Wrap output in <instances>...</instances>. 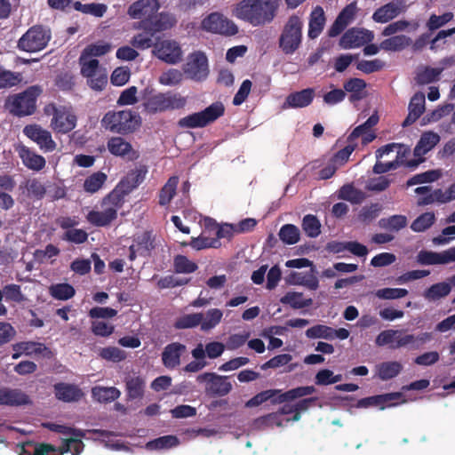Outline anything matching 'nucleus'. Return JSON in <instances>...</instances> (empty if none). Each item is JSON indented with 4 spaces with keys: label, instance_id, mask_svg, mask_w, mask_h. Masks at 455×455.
<instances>
[{
    "label": "nucleus",
    "instance_id": "53",
    "mask_svg": "<svg viewBox=\"0 0 455 455\" xmlns=\"http://www.w3.org/2000/svg\"><path fill=\"white\" fill-rule=\"evenodd\" d=\"M443 68L426 67L423 70L417 73L416 83L419 85L428 84L439 79Z\"/></svg>",
    "mask_w": 455,
    "mask_h": 455
},
{
    "label": "nucleus",
    "instance_id": "7",
    "mask_svg": "<svg viewBox=\"0 0 455 455\" xmlns=\"http://www.w3.org/2000/svg\"><path fill=\"white\" fill-rule=\"evenodd\" d=\"M201 27L204 31L226 36H235L238 33V27L235 22L218 12L207 15L202 20Z\"/></svg>",
    "mask_w": 455,
    "mask_h": 455
},
{
    "label": "nucleus",
    "instance_id": "31",
    "mask_svg": "<svg viewBox=\"0 0 455 455\" xmlns=\"http://www.w3.org/2000/svg\"><path fill=\"white\" fill-rule=\"evenodd\" d=\"M325 21L323 9L321 6L315 7L309 18L308 37L311 39L318 37L323 29Z\"/></svg>",
    "mask_w": 455,
    "mask_h": 455
},
{
    "label": "nucleus",
    "instance_id": "16",
    "mask_svg": "<svg viewBox=\"0 0 455 455\" xmlns=\"http://www.w3.org/2000/svg\"><path fill=\"white\" fill-rule=\"evenodd\" d=\"M161 5L158 0H137L127 10V14L134 20H150Z\"/></svg>",
    "mask_w": 455,
    "mask_h": 455
},
{
    "label": "nucleus",
    "instance_id": "35",
    "mask_svg": "<svg viewBox=\"0 0 455 455\" xmlns=\"http://www.w3.org/2000/svg\"><path fill=\"white\" fill-rule=\"evenodd\" d=\"M411 44V39L405 35L394 36L380 43L381 50L386 52H400Z\"/></svg>",
    "mask_w": 455,
    "mask_h": 455
},
{
    "label": "nucleus",
    "instance_id": "47",
    "mask_svg": "<svg viewBox=\"0 0 455 455\" xmlns=\"http://www.w3.org/2000/svg\"><path fill=\"white\" fill-rule=\"evenodd\" d=\"M408 220L404 215H392L388 218H382L379 221L380 228L397 232L407 226Z\"/></svg>",
    "mask_w": 455,
    "mask_h": 455
},
{
    "label": "nucleus",
    "instance_id": "29",
    "mask_svg": "<svg viewBox=\"0 0 455 455\" xmlns=\"http://www.w3.org/2000/svg\"><path fill=\"white\" fill-rule=\"evenodd\" d=\"M403 371V364L397 361H387L376 364L375 377L387 381L397 377Z\"/></svg>",
    "mask_w": 455,
    "mask_h": 455
},
{
    "label": "nucleus",
    "instance_id": "25",
    "mask_svg": "<svg viewBox=\"0 0 455 455\" xmlns=\"http://www.w3.org/2000/svg\"><path fill=\"white\" fill-rule=\"evenodd\" d=\"M186 351V346L179 343L172 342L168 344L163 353L162 361L164 365L169 369H174L180 363V356Z\"/></svg>",
    "mask_w": 455,
    "mask_h": 455
},
{
    "label": "nucleus",
    "instance_id": "43",
    "mask_svg": "<svg viewBox=\"0 0 455 455\" xmlns=\"http://www.w3.org/2000/svg\"><path fill=\"white\" fill-rule=\"evenodd\" d=\"M92 397L100 403H110L116 400L121 393L115 387H95L92 389Z\"/></svg>",
    "mask_w": 455,
    "mask_h": 455
},
{
    "label": "nucleus",
    "instance_id": "17",
    "mask_svg": "<svg viewBox=\"0 0 455 455\" xmlns=\"http://www.w3.org/2000/svg\"><path fill=\"white\" fill-rule=\"evenodd\" d=\"M107 148L111 155L128 161H135L140 157V153L132 148V144L120 136L108 139Z\"/></svg>",
    "mask_w": 455,
    "mask_h": 455
},
{
    "label": "nucleus",
    "instance_id": "14",
    "mask_svg": "<svg viewBox=\"0 0 455 455\" xmlns=\"http://www.w3.org/2000/svg\"><path fill=\"white\" fill-rule=\"evenodd\" d=\"M77 117L70 108L60 106L54 109V116L51 121V127L58 133H68L76 126Z\"/></svg>",
    "mask_w": 455,
    "mask_h": 455
},
{
    "label": "nucleus",
    "instance_id": "28",
    "mask_svg": "<svg viewBox=\"0 0 455 455\" xmlns=\"http://www.w3.org/2000/svg\"><path fill=\"white\" fill-rule=\"evenodd\" d=\"M146 171L142 169H136L130 172L124 177L116 186L124 194L128 196L133 189H135L145 179Z\"/></svg>",
    "mask_w": 455,
    "mask_h": 455
},
{
    "label": "nucleus",
    "instance_id": "23",
    "mask_svg": "<svg viewBox=\"0 0 455 455\" xmlns=\"http://www.w3.org/2000/svg\"><path fill=\"white\" fill-rule=\"evenodd\" d=\"M315 95L314 88H306L299 92H294L286 97L284 105L291 108H307L313 102Z\"/></svg>",
    "mask_w": 455,
    "mask_h": 455
},
{
    "label": "nucleus",
    "instance_id": "11",
    "mask_svg": "<svg viewBox=\"0 0 455 455\" xmlns=\"http://www.w3.org/2000/svg\"><path fill=\"white\" fill-rule=\"evenodd\" d=\"M23 134L37 144L44 152H52L56 148V142L52 140L51 132L37 124H27L23 128Z\"/></svg>",
    "mask_w": 455,
    "mask_h": 455
},
{
    "label": "nucleus",
    "instance_id": "19",
    "mask_svg": "<svg viewBox=\"0 0 455 455\" xmlns=\"http://www.w3.org/2000/svg\"><path fill=\"white\" fill-rule=\"evenodd\" d=\"M417 260L421 265L448 264L455 261V246L442 252L422 250L418 253Z\"/></svg>",
    "mask_w": 455,
    "mask_h": 455
},
{
    "label": "nucleus",
    "instance_id": "40",
    "mask_svg": "<svg viewBox=\"0 0 455 455\" xmlns=\"http://www.w3.org/2000/svg\"><path fill=\"white\" fill-rule=\"evenodd\" d=\"M396 157L394 162H398V168L402 165L409 167L411 169H415L419 166V164L424 162V158L417 157L416 159L407 160L408 156L411 155V149L409 147H406L402 144H398L396 148Z\"/></svg>",
    "mask_w": 455,
    "mask_h": 455
},
{
    "label": "nucleus",
    "instance_id": "10",
    "mask_svg": "<svg viewBox=\"0 0 455 455\" xmlns=\"http://www.w3.org/2000/svg\"><path fill=\"white\" fill-rule=\"evenodd\" d=\"M184 73L192 80H204L209 74L206 55L202 52L191 53L184 66Z\"/></svg>",
    "mask_w": 455,
    "mask_h": 455
},
{
    "label": "nucleus",
    "instance_id": "2",
    "mask_svg": "<svg viewBox=\"0 0 455 455\" xmlns=\"http://www.w3.org/2000/svg\"><path fill=\"white\" fill-rule=\"evenodd\" d=\"M42 92L41 86L31 85L21 92L8 96L4 102V108L14 116H31L36 110L37 98Z\"/></svg>",
    "mask_w": 455,
    "mask_h": 455
},
{
    "label": "nucleus",
    "instance_id": "41",
    "mask_svg": "<svg viewBox=\"0 0 455 455\" xmlns=\"http://www.w3.org/2000/svg\"><path fill=\"white\" fill-rule=\"evenodd\" d=\"M179 184V178L172 176L168 179L167 182L161 188L159 193V204L165 206L171 203L176 195L177 186Z\"/></svg>",
    "mask_w": 455,
    "mask_h": 455
},
{
    "label": "nucleus",
    "instance_id": "63",
    "mask_svg": "<svg viewBox=\"0 0 455 455\" xmlns=\"http://www.w3.org/2000/svg\"><path fill=\"white\" fill-rule=\"evenodd\" d=\"M441 176L439 171L431 170L419 174H416L406 182L407 187H411L416 184L428 183L437 180Z\"/></svg>",
    "mask_w": 455,
    "mask_h": 455
},
{
    "label": "nucleus",
    "instance_id": "27",
    "mask_svg": "<svg viewBox=\"0 0 455 455\" xmlns=\"http://www.w3.org/2000/svg\"><path fill=\"white\" fill-rule=\"evenodd\" d=\"M432 333L421 332L415 336L413 334H406L404 336L398 335L395 345L392 346L393 348H400L409 347L411 349H419L426 343L432 339Z\"/></svg>",
    "mask_w": 455,
    "mask_h": 455
},
{
    "label": "nucleus",
    "instance_id": "4",
    "mask_svg": "<svg viewBox=\"0 0 455 455\" xmlns=\"http://www.w3.org/2000/svg\"><path fill=\"white\" fill-rule=\"evenodd\" d=\"M303 21L296 14H292L283 25L278 39L279 48L285 55L293 54L302 43Z\"/></svg>",
    "mask_w": 455,
    "mask_h": 455
},
{
    "label": "nucleus",
    "instance_id": "20",
    "mask_svg": "<svg viewBox=\"0 0 455 455\" xmlns=\"http://www.w3.org/2000/svg\"><path fill=\"white\" fill-rule=\"evenodd\" d=\"M53 387L55 397L65 403L78 402L84 396L82 389L74 384L60 382Z\"/></svg>",
    "mask_w": 455,
    "mask_h": 455
},
{
    "label": "nucleus",
    "instance_id": "36",
    "mask_svg": "<svg viewBox=\"0 0 455 455\" xmlns=\"http://www.w3.org/2000/svg\"><path fill=\"white\" fill-rule=\"evenodd\" d=\"M145 110L149 114L163 113L167 111V105L164 92H157L148 99L143 103Z\"/></svg>",
    "mask_w": 455,
    "mask_h": 455
},
{
    "label": "nucleus",
    "instance_id": "32",
    "mask_svg": "<svg viewBox=\"0 0 455 455\" xmlns=\"http://www.w3.org/2000/svg\"><path fill=\"white\" fill-rule=\"evenodd\" d=\"M117 218L115 209L106 207L104 211H91L88 212L86 219L88 222L95 227H107Z\"/></svg>",
    "mask_w": 455,
    "mask_h": 455
},
{
    "label": "nucleus",
    "instance_id": "30",
    "mask_svg": "<svg viewBox=\"0 0 455 455\" xmlns=\"http://www.w3.org/2000/svg\"><path fill=\"white\" fill-rule=\"evenodd\" d=\"M440 141V136L434 132H425L414 148L413 155L416 157L422 156L428 153Z\"/></svg>",
    "mask_w": 455,
    "mask_h": 455
},
{
    "label": "nucleus",
    "instance_id": "3",
    "mask_svg": "<svg viewBox=\"0 0 455 455\" xmlns=\"http://www.w3.org/2000/svg\"><path fill=\"white\" fill-rule=\"evenodd\" d=\"M101 124L111 132L128 135L140 126V117L132 110L108 111L104 115Z\"/></svg>",
    "mask_w": 455,
    "mask_h": 455
},
{
    "label": "nucleus",
    "instance_id": "15",
    "mask_svg": "<svg viewBox=\"0 0 455 455\" xmlns=\"http://www.w3.org/2000/svg\"><path fill=\"white\" fill-rule=\"evenodd\" d=\"M374 38L371 31L364 28H352L347 30L339 40V44L344 49L361 47Z\"/></svg>",
    "mask_w": 455,
    "mask_h": 455
},
{
    "label": "nucleus",
    "instance_id": "46",
    "mask_svg": "<svg viewBox=\"0 0 455 455\" xmlns=\"http://www.w3.org/2000/svg\"><path fill=\"white\" fill-rule=\"evenodd\" d=\"M126 195L116 187L102 199V206L108 209H115L116 213L123 207Z\"/></svg>",
    "mask_w": 455,
    "mask_h": 455
},
{
    "label": "nucleus",
    "instance_id": "26",
    "mask_svg": "<svg viewBox=\"0 0 455 455\" xmlns=\"http://www.w3.org/2000/svg\"><path fill=\"white\" fill-rule=\"evenodd\" d=\"M366 82L362 78L353 77L343 83V91L348 93V100L355 103L362 100L365 96Z\"/></svg>",
    "mask_w": 455,
    "mask_h": 455
},
{
    "label": "nucleus",
    "instance_id": "45",
    "mask_svg": "<svg viewBox=\"0 0 455 455\" xmlns=\"http://www.w3.org/2000/svg\"><path fill=\"white\" fill-rule=\"evenodd\" d=\"M283 304H288L294 309H300L310 307L313 303L312 299H303L301 292L289 291L281 298Z\"/></svg>",
    "mask_w": 455,
    "mask_h": 455
},
{
    "label": "nucleus",
    "instance_id": "8",
    "mask_svg": "<svg viewBox=\"0 0 455 455\" xmlns=\"http://www.w3.org/2000/svg\"><path fill=\"white\" fill-rule=\"evenodd\" d=\"M228 376L218 375L215 372H204L196 377L198 383H205L204 392L207 395L225 396L232 390V384Z\"/></svg>",
    "mask_w": 455,
    "mask_h": 455
},
{
    "label": "nucleus",
    "instance_id": "50",
    "mask_svg": "<svg viewBox=\"0 0 455 455\" xmlns=\"http://www.w3.org/2000/svg\"><path fill=\"white\" fill-rule=\"evenodd\" d=\"M223 316V313L219 308L209 309L205 316L203 314V320L201 323V330L203 331H208L215 328L220 322Z\"/></svg>",
    "mask_w": 455,
    "mask_h": 455
},
{
    "label": "nucleus",
    "instance_id": "42",
    "mask_svg": "<svg viewBox=\"0 0 455 455\" xmlns=\"http://www.w3.org/2000/svg\"><path fill=\"white\" fill-rule=\"evenodd\" d=\"M107 180L106 173L100 171L93 172L84 180V190L89 194H94L103 187Z\"/></svg>",
    "mask_w": 455,
    "mask_h": 455
},
{
    "label": "nucleus",
    "instance_id": "38",
    "mask_svg": "<svg viewBox=\"0 0 455 455\" xmlns=\"http://www.w3.org/2000/svg\"><path fill=\"white\" fill-rule=\"evenodd\" d=\"M451 291V284L446 282H441L431 285L424 291L423 296L428 301L439 300L450 294Z\"/></svg>",
    "mask_w": 455,
    "mask_h": 455
},
{
    "label": "nucleus",
    "instance_id": "13",
    "mask_svg": "<svg viewBox=\"0 0 455 455\" xmlns=\"http://www.w3.org/2000/svg\"><path fill=\"white\" fill-rule=\"evenodd\" d=\"M13 354L12 359H18L21 355L27 356H41L50 359L52 357V352L44 343L37 341H20L12 346Z\"/></svg>",
    "mask_w": 455,
    "mask_h": 455
},
{
    "label": "nucleus",
    "instance_id": "61",
    "mask_svg": "<svg viewBox=\"0 0 455 455\" xmlns=\"http://www.w3.org/2000/svg\"><path fill=\"white\" fill-rule=\"evenodd\" d=\"M99 355L100 358L113 363H119L126 358L125 351L116 347H102L100 349Z\"/></svg>",
    "mask_w": 455,
    "mask_h": 455
},
{
    "label": "nucleus",
    "instance_id": "58",
    "mask_svg": "<svg viewBox=\"0 0 455 455\" xmlns=\"http://www.w3.org/2000/svg\"><path fill=\"white\" fill-rule=\"evenodd\" d=\"M189 245L193 249L200 251L207 248H219L221 243L218 238L205 236L203 233L198 237H192Z\"/></svg>",
    "mask_w": 455,
    "mask_h": 455
},
{
    "label": "nucleus",
    "instance_id": "1",
    "mask_svg": "<svg viewBox=\"0 0 455 455\" xmlns=\"http://www.w3.org/2000/svg\"><path fill=\"white\" fill-rule=\"evenodd\" d=\"M280 0H241L233 9V15L252 27H262L275 18Z\"/></svg>",
    "mask_w": 455,
    "mask_h": 455
},
{
    "label": "nucleus",
    "instance_id": "59",
    "mask_svg": "<svg viewBox=\"0 0 455 455\" xmlns=\"http://www.w3.org/2000/svg\"><path fill=\"white\" fill-rule=\"evenodd\" d=\"M167 111L184 108L188 103V98L181 95L180 92L168 91L164 92Z\"/></svg>",
    "mask_w": 455,
    "mask_h": 455
},
{
    "label": "nucleus",
    "instance_id": "56",
    "mask_svg": "<svg viewBox=\"0 0 455 455\" xmlns=\"http://www.w3.org/2000/svg\"><path fill=\"white\" fill-rule=\"evenodd\" d=\"M79 63L81 65V74L84 77L92 76L96 73L105 70L100 67V62L96 59L85 57L83 60V54L79 58Z\"/></svg>",
    "mask_w": 455,
    "mask_h": 455
},
{
    "label": "nucleus",
    "instance_id": "9",
    "mask_svg": "<svg viewBox=\"0 0 455 455\" xmlns=\"http://www.w3.org/2000/svg\"><path fill=\"white\" fill-rule=\"evenodd\" d=\"M152 54L160 60L172 65L180 62L183 57L180 44L172 39H164L156 43Z\"/></svg>",
    "mask_w": 455,
    "mask_h": 455
},
{
    "label": "nucleus",
    "instance_id": "39",
    "mask_svg": "<svg viewBox=\"0 0 455 455\" xmlns=\"http://www.w3.org/2000/svg\"><path fill=\"white\" fill-rule=\"evenodd\" d=\"M125 387L129 399H139L144 395L145 380L140 376L129 377L125 380Z\"/></svg>",
    "mask_w": 455,
    "mask_h": 455
},
{
    "label": "nucleus",
    "instance_id": "6",
    "mask_svg": "<svg viewBox=\"0 0 455 455\" xmlns=\"http://www.w3.org/2000/svg\"><path fill=\"white\" fill-rule=\"evenodd\" d=\"M51 38L43 26L31 27L18 41V48L27 52H36L44 49Z\"/></svg>",
    "mask_w": 455,
    "mask_h": 455
},
{
    "label": "nucleus",
    "instance_id": "44",
    "mask_svg": "<svg viewBox=\"0 0 455 455\" xmlns=\"http://www.w3.org/2000/svg\"><path fill=\"white\" fill-rule=\"evenodd\" d=\"M50 295L58 300H68L76 294L75 288L68 283L52 284L49 287Z\"/></svg>",
    "mask_w": 455,
    "mask_h": 455
},
{
    "label": "nucleus",
    "instance_id": "52",
    "mask_svg": "<svg viewBox=\"0 0 455 455\" xmlns=\"http://www.w3.org/2000/svg\"><path fill=\"white\" fill-rule=\"evenodd\" d=\"M202 320L203 313L183 315L175 321L174 327L179 330L195 328L201 326Z\"/></svg>",
    "mask_w": 455,
    "mask_h": 455
},
{
    "label": "nucleus",
    "instance_id": "5",
    "mask_svg": "<svg viewBox=\"0 0 455 455\" xmlns=\"http://www.w3.org/2000/svg\"><path fill=\"white\" fill-rule=\"evenodd\" d=\"M225 113L222 102L216 101L200 112H196L180 118L178 126L181 129L204 128L215 122Z\"/></svg>",
    "mask_w": 455,
    "mask_h": 455
},
{
    "label": "nucleus",
    "instance_id": "24",
    "mask_svg": "<svg viewBox=\"0 0 455 455\" xmlns=\"http://www.w3.org/2000/svg\"><path fill=\"white\" fill-rule=\"evenodd\" d=\"M29 403V396L20 389L0 388V405L20 406L28 404Z\"/></svg>",
    "mask_w": 455,
    "mask_h": 455
},
{
    "label": "nucleus",
    "instance_id": "34",
    "mask_svg": "<svg viewBox=\"0 0 455 455\" xmlns=\"http://www.w3.org/2000/svg\"><path fill=\"white\" fill-rule=\"evenodd\" d=\"M338 198L353 204H359L365 199V194L353 184H345L338 191Z\"/></svg>",
    "mask_w": 455,
    "mask_h": 455
},
{
    "label": "nucleus",
    "instance_id": "22",
    "mask_svg": "<svg viewBox=\"0 0 455 455\" xmlns=\"http://www.w3.org/2000/svg\"><path fill=\"white\" fill-rule=\"evenodd\" d=\"M18 154L22 164L29 170L40 172L45 167V158L24 145L19 147Z\"/></svg>",
    "mask_w": 455,
    "mask_h": 455
},
{
    "label": "nucleus",
    "instance_id": "33",
    "mask_svg": "<svg viewBox=\"0 0 455 455\" xmlns=\"http://www.w3.org/2000/svg\"><path fill=\"white\" fill-rule=\"evenodd\" d=\"M315 391L316 389L314 386L298 387L280 394L278 397L274 399L272 402L274 403H282L288 401H293L300 397L310 395Z\"/></svg>",
    "mask_w": 455,
    "mask_h": 455
},
{
    "label": "nucleus",
    "instance_id": "55",
    "mask_svg": "<svg viewBox=\"0 0 455 455\" xmlns=\"http://www.w3.org/2000/svg\"><path fill=\"white\" fill-rule=\"evenodd\" d=\"M174 271L177 274H191L198 268L196 263L184 255H176L173 259Z\"/></svg>",
    "mask_w": 455,
    "mask_h": 455
},
{
    "label": "nucleus",
    "instance_id": "57",
    "mask_svg": "<svg viewBox=\"0 0 455 455\" xmlns=\"http://www.w3.org/2000/svg\"><path fill=\"white\" fill-rule=\"evenodd\" d=\"M302 228L308 237L315 238L321 233L319 220L312 214L306 215L302 220Z\"/></svg>",
    "mask_w": 455,
    "mask_h": 455
},
{
    "label": "nucleus",
    "instance_id": "62",
    "mask_svg": "<svg viewBox=\"0 0 455 455\" xmlns=\"http://www.w3.org/2000/svg\"><path fill=\"white\" fill-rule=\"evenodd\" d=\"M308 339H324L332 340V328L323 324H316L306 331Z\"/></svg>",
    "mask_w": 455,
    "mask_h": 455
},
{
    "label": "nucleus",
    "instance_id": "21",
    "mask_svg": "<svg viewBox=\"0 0 455 455\" xmlns=\"http://www.w3.org/2000/svg\"><path fill=\"white\" fill-rule=\"evenodd\" d=\"M409 113L403 120L402 126L408 127L414 124L425 111V94L421 92H416L411 99L408 106Z\"/></svg>",
    "mask_w": 455,
    "mask_h": 455
},
{
    "label": "nucleus",
    "instance_id": "54",
    "mask_svg": "<svg viewBox=\"0 0 455 455\" xmlns=\"http://www.w3.org/2000/svg\"><path fill=\"white\" fill-rule=\"evenodd\" d=\"M278 235L283 243L291 245L299 242L300 233L295 225L285 224L280 228Z\"/></svg>",
    "mask_w": 455,
    "mask_h": 455
},
{
    "label": "nucleus",
    "instance_id": "60",
    "mask_svg": "<svg viewBox=\"0 0 455 455\" xmlns=\"http://www.w3.org/2000/svg\"><path fill=\"white\" fill-rule=\"evenodd\" d=\"M111 50V44L106 42H98L87 45L82 52L83 60L85 57H100L107 54Z\"/></svg>",
    "mask_w": 455,
    "mask_h": 455
},
{
    "label": "nucleus",
    "instance_id": "37",
    "mask_svg": "<svg viewBox=\"0 0 455 455\" xmlns=\"http://www.w3.org/2000/svg\"><path fill=\"white\" fill-rule=\"evenodd\" d=\"M132 245L139 251V255L148 256L155 248L151 232L144 231L134 237Z\"/></svg>",
    "mask_w": 455,
    "mask_h": 455
},
{
    "label": "nucleus",
    "instance_id": "48",
    "mask_svg": "<svg viewBox=\"0 0 455 455\" xmlns=\"http://www.w3.org/2000/svg\"><path fill=\"white\" fill-rule=\"evenodd\" d=\"M75 10L85 14H91L97 18H101L107 12L108 6L105 4H82L77 1L74 3Z\"/></svg>",
    "mask_w": 455,
    "mask_h": 455
},
{
    "label": "nucleus",
    "instance_id": "18",
    "mask_svg": "<svg viewBox=\"0 0 455 455\" xmlns=\"http://www.w3.org/2000/svg\"><path fill=\"white\" fill-rule=\"evenodd\" d=\"M405 11L404 0H392L378 8L372 14V20L377 23H387Z\"/></svg>",
    "mask_w": 455,
    "mask_h": 455
},
{
    "label": "nucleus",
    "instance_id": "51",
    "mask_svg": "<svg viewBox=\"0 0 455 455\" xmlns=\"http://www.w3.org/2000/svg\"><path fill=\"white\" fill-rule=\"evenodd\" d=\"M435 221V213L433 212H427L420 214L412 221V223L411 224V228L412 231L417 233L424 232L429 228H431Z\"/></svg>",
    "mask_w": 455,
    "mask_h": 455
},
{
    "label": "nucleus",
    "instance_id": "64",
    "mask_svg": "<svg viewBox=\"0 0 455 455\" xmlns=\"http://www.w3.org/2000/svg\"><path fill=\"white\" fill-rule=\"evenodd\" d=\"M183 79V74L181 71L171 68L159 76V83L166 86H175L180 84Z\"/></svg>",
    "mask_w": 455,
    "mask_h": 455
},
{
    "label": "nucleus",
    "instance_id": "49",
    "mask_svg": "<svg viewBox=\"0 0 455 455\" xmlns=\"http://www.w3.org/2000/svg\"><path fill=\"white\" fill-rule=\"evenodd\" d=\"M21 82V75L5 69L0 65V90L9 89L18 85Z\"/></svg>",
    "mask_w": 455,
    "mask_h": 455
},
{
    "label": "nucleus",
    "instance_id": "12",
    "mask_svg": "<svg viewBox=\"0 0 455 455\" xmlns=\"http://www.w3.org/2000/svg\"><path fill=\"white\" fill-rule=\"evenodd\" d=\"M177 24V19L174 14L162 12L154 15L150 20H141L138 26L139 28L151 32V35L171 29Z\"/></svg>",
    "mask_w": 455,
    "mask_h": 455
}]
</instances>
